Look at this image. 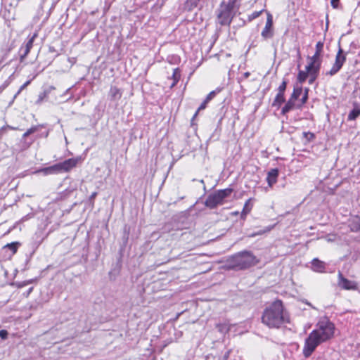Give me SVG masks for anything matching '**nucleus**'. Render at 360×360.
Instances as JSON below:
<instances>
[{
  "label": "nucleus",
  "mask_w": 360,
  "mask_h": 360,
  "mask_svg": "<svg viewBox=\"0 0 360 360\" xmlns=\"http://www.w3.org/2000/svg\"><path fill=\"white\" fill-rule=\"evenodd\" d=\"M335 329L334 323L327 316L321 317L316 324V328L305 340L303 355L306 358L309 357L319 345L333 338Z\"/></svg>",
  "instance_id": "nucleus-1"
},
{
  "label": "nucleus",
  "mask_w": 360,
  "mask_h": 360,
  "mask_svg": "<svg viewBox=\"0 0 360 360\" xmlns=\"http://www.w3.org/2000/svg\"><path fill=\"white\" fill-rule=\"evenodd\" d=\"M262 322L269 328H279L289 322V316L284 311L281 300H277L266 307L262 316Z\"/></svg>",
  "instance_id": "nucleus-2"
},
{
  "label": "nucleus",
  "mask_w": 360,
  "mask_h": 360,
  "mask_svg": "<svg viewBox=\"0 0 360 360\" xmlns=\"http://www.w3.org/2000/svg\"><path fill=\"white\" fill-rule=\"evenodd\" d=\"M259 262L251 251L244 250L231 256L226 261V266L229 269L240 271L255 266Z\"/></svg>",
  "instance_id": "nucleus-3"
},
{
  "label": "nucleus",
  "mask_w": 360,
  "mask_h": 360,
  "mask_svg": "<svg viewBox=\"0 0 360 360\" xmlns=\"http://www.w3.org/2000/svg\"><path fill=\"white\" fill-rule=\"evenodd\" d=\"M238 10V6L236 5V0H233L227 4L222 2L218 9L217 19L219 23L221 25H230Z\"/></svg>",
  "instance_id": "nucleus-4"
},
{
  "label": "nucleus",
  "mask_w": 360,
  "mask_h": 360,
  "mask_svg": "<svg viewBox=\"0 0 360 360\" xmlns=\"http://www.w3.org/2000/svg\"><path fill=\"white\" fill-rule=\"evenodd\" d=\"M232 192L233 189L231 188L217 190L208 195L204 204L210 209H215L219 205H223L224 199L229 197Z\"/></svg>",
  "instance_id": "nucleus-5"
},
{
  "label": "nucleus",
  "mask_w": 360,
  "mask_h": 360,
  "mask_svg": "<svg viewBox=\"0 0 360 360\" xmlns=\"http://www.w3.org/2000/svg\"><path fill=\"white\" fill-rule=\"evenodd\" d=\"M78 162L77 158H70L62 162H59L56 164V167L58 173L63 172H69L72 168L76 167Z\"/></svg>",
  "instance_id": "nucleus-6"
},
{
  "label": "nucleus",
  "mask_w": 360,
  "mask_h": 360,
  "mask_svg": "<svg viewBox=\"0 0 360 360\" xmlns=\"http://www.w3.org/2000/svg\"><path fill=\"white\" fill-rule=\"evenodd\" d=\"M261 35L264 39H271L274 36L273 18L271 14L269 13H267L266 25L262 31Z\"/></svg>",
  "instance_id": "nucleus-7"
},
{
  "label": "nucleus",
  "mask_w": 360,
  "mask_h": 360,
  "mask_svg": "<svg viewBox=\"0 0 360 360\" xmlns=\"http://www.w3.org/2000/svg\"><path fill=\"white\" fill-rule=\"evenodd\" d=\"M338 285L340 288L345 290H356L357 284L353 281L345 278L341 272L338 274Z\"/></svg>",
  "instance_id": "nucleus-8"
},
{
  "label": "nucleus",
  "mask_w": 360,
  "mask_h": 360,
  "mask_svg": "<svg viewBox=\"0 0 360 360\" xmlns=\"http://www.w3.org/2000/svg\"><path fill=\"white\" fill-rule=\"evenodd\" d=\"M278 169L277 168L271 169L267 173L266 181L268 185L270 187H272L274 184H275L277 181V178L278 176Z\"/></svg>",
  "instance_id": "nucleus-9"
},
{
  "label": "nucleus",
  "mask_w": 360,
  "mask_h": 360,
  "mask_svg": "<svg viewBox=\"0 0 360 360\" xmlns=\"http://www.w3.org/2000/svg\"><path fill=\"white\" fill-rule=\"evenodd\" d=\"M360 115V104L357 102H354L352 104V109L350 110L348 116V121L355 120Z\"/></svg>",
  "instance_id": "nucleus-10"
},
{
  "label": "nucleus",
  "mask_w": 360,
  "mask_h": 360,
  "mask_svg": "<svg viewBox=\"0 0 360 360\" xmlns=\"http://www.w3.org/2000/svg\"><path fill=\"white\" fill-rule=\"evenodd\" d=\"M122 92L121 89L117 88V86H111L108 93V96L111 101H117L120 100L122 97Z\"/></svg>",
  "instance_id": "nucleus-11"
},
{
  "label": "nucleus",
  "mask_w": 360,
  "mask_h": 360,
  "mask_svg": "<svg viewBox=\"0 0 360 360\" xmlns=\"http://www.w3.org/2000/svg\"><path fill=\"white\" fill-rule=\"evenodd\" d=\"M37 34H34V35L27 41V42L25 44V46L23 48L24 52L20 56V60L22 61V60L27 56V55L30 53V49H32L33 46V42L37 37Z\"/></svg>",
  "instance_id": "nucleus-12"
},
{
  "label": "nucleus",
  "mask_w": 360,
  "mask_h": 360,
  "mask_svg": "<svg viewBox=\"0 0 360 360\" xmlns=\"http://www.w3.org/2000/svg\"><path fill=\"white\" fill-rule=\"evenodd\" d=\"M312 269L319 272H323L325 269V263L316 258L311 262Z\"/></svg>",
  "instance_id": "nucleus-13"
},
{
  "label": "nucleus",
  "mask_w": 360,
  "mask_h": 360,
  "mask_svg": "<svg viewBox=\"0 0 360 360\" xmlns=\"http://www.w3.org/2000/svg\"><path fill=\"white\" fill-rule=\"evenodd\" d=\"M295 101L292 99L291 98H289V100L287 101V103L285 104V105L283 107L281 110V113L283 115H285L289 111L292 110L295 107Z\"/></svg>",
  "instance_id": "nucleus-14"
},
{
  "label": "nucleus",
  "mask_w": 360,
  "mask_h": 360,
  "mask_svg": "<svg viewBox=\"0 0 360 360\" xmlns=\"http://www.w3.org/2000/svg\"><path fill=\"white\" fill-rule=\"evenodd\" d=\"M284 102V93L278 92L274 98V101L272 103V106L279 108Z\"/></svg>",
  "instance_id": "nucleus-15"
},
{
  "label": "nucleus",
  "mask_w": 360,
  "mask_h": 360,
  "mask_svg": "<svg viewBox=\"0 0 360 360\" xmlns=\"http://www.w3.org/2000/svg\"><path fill=\"white\" fill-rule=\"evenodd\" d=\"M40 172L43 173L44 175H49V174H58L57 172L56 165L50 166V167H45V168H43V169H39V170L35 172V173H40Z\"/></svg>",
  "instance_id": "nucleus-16"
},
{
  "label": "nucleus",
  "mask_w": 360,
  "mask_h": 360,
  "mask_svg": "<svg viewBox=\"0 0 360 360\" xmlns=\"http://www.w3.org/2000/svg\"><path fill=\"white\" fill-rule=\"evenodd\" d=\"M342 49L341 48L339 49L338 53L335 56V61L334 63L338 64L342 67L344 63L346 60V56L342 54Z\"/></svg>",
  "instance_id": "nucleus-17"
},
{
  "label": "nucleus",
  "mask_w": 360,
  "mask_h": 360,
  "mask_svg": "<svg viewBox=\"0 0 360 360\" xmlns=\"http://www.w3.org/2000/svg\"><path fill=\"white\" fill-rule=\"evenodd\" d=\"M323 48V42L318 41L316 44V51L314 56L310 57L312 59L318 60L320 59V56Z\"/></svg>",
  "instance_id": "nucleus-18"
},
{
  "label": "nucleus",
  "mask_w": 360,
  "mask_h": 360,
  "mask_svg": "<svg viewBox=\"0 0 360 360\" xmlns=\"http://www.w3.org/2000/svg\"><path fill=\"white\" fill-rule=\"evenodd\" d=\"M180 78H181L180 70L179 68L174 69L173 74H172L173 83L172 84V86H175L177 84V82L179 81Z\"/></svg>",
  "instance_id": "nucleus-19"
},
{
  "label": "nucleus",
  "mask_w": 360,
  "mask_h": 360,
  "mask_svg": "<svg viewBox=\"0 0 360 360\" xmlns=\"http://www.w3.org/2000/svg\"><path fill=\"white\" fill-rule=\"evenodd\" d=\"M20 246V243L19 242H13L11 243H8L4 246V248H8L10 250L13 254H15L18 248Z\"/></svg>",
  "instance_id": "nucleus-20"
},
{
  "label": "nucleus",
  "mask_w": 360,
  "mask_h": 360,
  "mask_svg": "<svg viewBox=\"0 0 360 360\" xmlns=\"http://www.w3.org/2000/svg\"><path fill=\"white\" fill-rule=\"evenodd\" d=\"M342 68V67L338 64L334 63L331 69L326 72V75L333 76L339 72V70Z\"/></svg>",
  "instance_id": "nucleus-21"
},
{
  "label": "nucleus",
  "mask_w": 360,
  "mask_h": 360,
  "mask_svg": "<svg viewBox=\"0 0 360 360\" xmlns=\"http://www.w3.org/2000/svg\"><path fill=\"white\" fill-rule=\"evenodd\" d=\"M42 126L41 125H37V126H33L31 128H30L29 129H27L22 135V137L23 138H25L27 136H28L29 135L39 131V129Z\"/></svg>",
  "instance_id": "nucleus-22"
},
{
  "label": "nucleus",
  "mask_w": 360,
  "mask_h": 360,
  "mask_svg": "<svg viewBox=\"0 0 360 360\" xmlns=\"http://www.w3.org/2000/svg\"><path fill=\"white\" fill-rule=\"evenodd\" d=\"M308 77V72L307 70H300L297 75V80L300 83L305 82Z\"/></svg>",
  "instance_id": "nucleus-23"
},
{
  "label": "nucleus",
  "mask_w": 360,
  "mask_h": 360,
  "mask_svg": "<svg viewBox=\"0 0 360 360\" xmlns=\"http://www.w3.org/2000/svg\"><path fill=\"white\" fill-rule=\"evenodd\" d=\"M302 93V87H295L290 98L296 101Z\"/></svg>",
  "instance_id": "nucleus-24"
},
{
  "label": "nucleus",
  "mask_w": 360,
  "mask_h": 360,
  "mask_svg": "<svg viewBox=\"0 0 360 360\" xmlns=\"http://www.w3.org/2000/svg\"><path fill=\"white\" fill-rule=\"evenodd\" d=\"M251 199H248L243 207V215H247L252 210V205L250 204Z\"/></svg>",
  "instance_id": "nucleus-25"
},
{
  "label": "nucleus",
  "mask_w": 360,
  "mask_h": 360,
  "mask_svg": "<svg viewBox=\"0 0 360 360\" xmlns=\"http://www.w3.org/2000/svg\"><path fill=\"white\" fill-rule=\"evenodd\" d=\"M310 62L306 66L305 70L308 72H313L314 70V65H315V60L309 58Z\"/></svg>",
  "instance_id": "nucleus-26"
},
{
  "label": "nucleus",
  "mask_w": 360,
  "mask_h": 360,
  "mask_svg": "<svg viewBox=\"0 0 360 360\" xmlns=\"http://www.w3.org/2000/svg\"><path fill=\"white\" fill-rule=\"evenodd\" d=\"M308 92H309V89L306 88L304 89V95H303V96H302V98L301 99L302 103L297 106V108H300L303 104H304L307 101V99H308Z\"/></svg>",
  "instance_id": "nucleus-27"
},
{
  "label": "nucleus",
  "mask_w": 360,
  "mask_h": 360,
  "mask_svg": "<svg viewBox=\"0 0 360 360\" xmlns=\"http://www.w3.org/2000/svg\"><path fill=\"white\" fill-rule=\"evenodd\" d=\"M55 89L53 86H49L47 89H46L42 94L39 96V101H42V99L47 96L48 94L51 92V90Z\"/></svg>",
  "instance_id": "nucleus-28"
},
{
  "label": "nucleus",
  "mask_w": 360,
  "mask_h": 360,
  "mask_svg": "<svg viewBox=\"0 0 360 360\" xmlns=\"http://www.w3.org/2000/svg\"><path fill=\"white\" fill-rule=\"evenodd\" d=\"M319 73L315 72H308V76H309V83L310 84H313L314 81L316 79Z\"/></svg>",
  "instance_id": "nucleus-29"
},
{
  "label": "nucleus",
  "mask_w": 360,
  "mask_h": 360,
  "mask_svg": "<svg viewBox=\"0 0 360 360\" xmlns=\"http://www.w3.org/2000/svg\"><path fill=\"white\" fill-rule=\"evenodd\" d=\"M271 227H267L265 229H263V230H259V231L257 232H254L252 233H251L250 235V237H255L257 236H259V235H262L263 233H265L266 232H269L270 230H271Z\"/></svg>",
  "instance_id": "nucleus-30"
},
{
  "label": "nucleus",
  "mask_w": 360,
  "mask_h": 360,
  "mask_svg": "<svg viewBox=\"0 0 360 360\" xmlns=\"http://www.w3.org/2000/svg\"><path fill=\"white\" fill-rule=\"evenodd\" d=\"M200 1V0H187L186 4L189 7V9H191L194 7H196Z\"/></svg>",
  "instance_id": "nucleus-31"
},
{
  "label": "nucleus",
  "mask_w": 360,
  "mask_h": 360,
  "mask_svg": "<svg viewBox=\"0 0 360 360\" xmlns=\"http://www.w3.org/2000/svg\"><path fill=\"white\" fill-rule=\"evenodd\" d=\"M218 92H219V90H214V91L210 92L205 98L206 101L210 102L216 96V94Z\"/></svg>",
  "instance_id": "nucleus-32"
},
{
  "label": "nucleus",
  "mask_w": 360,
  "mask_h": 360,
  "mask_svg": "<svg viewBox=\"0 0 360 360\" xmlns=\"http://www.w3.org/2000/svg\"><path fill=\"white\" fill-rule=\"evenodd\" d=\"M263 12V10H261L259 11H255L253 12L250 15H249L248 19L250 21L258 18L261 13Z\"/></svg>",
  "instance_id": "nucleus-33"
},
{
  "label": "nucleus",
  "mask_w": 360,
  "mask_h": 360,
  "mask_svg": "<svg viewBox=\"0 0 360 360\" xmlns=\"http://www.w3.org/2000/svg\"><path fill=\"white\" fill-rule=\"evenodd\" d=\"M287 86V82L283 80L278 88V92L284 93Z\"/></svg>",
  "instance_id": "nucleus-34"
},
{
  "label": "nucleus",
  "mask_w": 360,
  "mask_h": 360,
  "mask_svg": "<svg viewBox=\"0 0 360 360\" xmlns=\"http://www.w3.org/2000/svg\"><path fill=\"white\" fill-rule=\"evenodd\" d=\"M209 102L208 101H206V100L205 99V101L201 103V105L199 106L198 110L195 112V115H193V119H194L197 115H198V112L201 110H203L206 108V105Z\"/></svg>",
  "instance_id": "nucleus-35"
},
{
  "label": "nucleus",
  "mask_w": 360,
  "mask_h": 360,
  "mask_svg": "<svg viewBox=\"0 0 360 360\" xmlns=\"http://www.w3.org/2000/svg\"><path fill=\"white\" fill-rule=\"evenodd\" d=\"M321 59L315 60L314 70V72L319 73V70L321 68Z\"/></svg>",
  "instance_id": "nucleus-36"
},
{
  "label": "nucleus",
  "mask_w": 360,
  "mask_h": 360,
  "mask_svg": "<svg viewBox=\"0 0 360 360\" xmlns=\"http://www.w3.org/2000/svg\"><path fill=\"white\" fill-rule=\"evenodd\" d=\"M352 230L354 231H357L360 230V217L357 219V221L354 224V226L352 227Z\"/></svg>",
  "instance_id": "nucleus-37"
},
{
  "label": "nucleus",
  "mask_w": 360,
  "mask_h": 360,
  "mask_svg": "<svg viewBox=\"0 0 360 360\" xmlns=\"http://www.w3.org/2000/svg\"><path fill=\"white\" fill-rule=\"evenodd\" d=\"M8 331L6 330H0V338L5 340L8 338Z\"/></svg>",
  "instance_id": "nucleus-38"
},
{
  "label": "nucleus",
  "mask_w": 360,
  "mask_h": 360,
  "mask_svg": "<svg viewBox=\"0 0 360 360\" xmlns=\"http://www.w3.org/2000/svg\"><path fill=\"white\" fill-rule=\"evenodd\" d=\"M30 83V81H27L24 84H22V85L20 86V89L18 90V91L17 92V94L15 95V97H16V96H17L18 94H19L20 93V91H21L23 89H25V87H26V86H27Z\"/></svg>",
  "instance_id": "nucleus-39"
},
{
  "label": "nucleus",
  "mask_w": 360,
  "mask_h": 360,
  "mask_svg": "<svg viewBox=\"0 0 360 360\" xmlns=\"http://www.w3.org/2000/svg\"><path fill=\"white\" fill-rule=\"evenodd\" d=\"M340 0H331L330 4L333 8H338Z\"/></svg>",
  "instance_id": "nucleus-40"
},
{
  "label": "nucleus",
  "mask_w": 360,
  "mask_h": 360,
  "mask_svg": "<svg viewBox=\"0 0 360 360\" xmlns=\"http://www.w3.org/2000/svg\"><path fill=\"white\" fill-rule=\"evenodd\" d=\"M96 195H97V192L92 193L91 195H90V197H89V200L90 201H94V200L95 199Z\"/></svg>",
  "instance_id": "nucleus-41"
},
{
  "label": "nucleus",
  "mask_w": 360,
  "mask_h": 360,
  "mask_svg": "<svg viewBox=\"0 0 360 360\" xmlns=\"http://www.w3.org/2000/svg\"><path fill=\"white\" fill-rule=\"evenodd\" d=\"M303 135L304 137L307 138V136L309 135L311 136V138H314V134H312V133H310V132H304L303 133Z\"/></svg>",
  "instance_id": "nucleus-42"
},
{
  "label": "nucleus",
  "mask_w": 360,
  "mask_h": 360,
  "mask_svg": "<svg viewBox=\"0 0 360 360\" xmlns=\"http://www.w3.org/2000/svg\"><path fill=\"white\" fill-rule=\"evenodd\" d=\"M250 72H245V73L243 74V77H244L245 79H247V78H248V77L250 76Z\"/></svg>",
  "instance_id": "nucleus-43"
},
{
  "label": "nucleus",
  "mask_w": 360,
  "mask_h": 360,
  "mask_svg": "<svg viewBox=\"0 0 360 360\" xmlns=\"http://www.w3.org/2000/svg\"><path fill=\"white\" fill-rule=\"evenodd\" d=\"M246 215H243V212L241 213V218L244 219L245 218Z\"/></svg>",
  "instance_id": "nucleus-44"
},
{
  "label": "nucleus",
  "mask_w": 360,
  "mask_h": 360,
  "mask_svg": "<svg viewBox=\"0 0 360 360\" xmlns=\"http://www.w3.org/2000/svg\"><path fill=\"white\" fill-rule=\"evenodd\" d=\"M50 51H54V50H53V48L50 47Z\"/></svg>",
  "instance_id": "nucleus-45"
},
{
  "label": "nucleus",
  "mask_w": 360,
  "mask_h": 360,
  "mask_svg": "<svg viewBox=\"0 0 360 360\" xmlns=\"http://www.w3.org/2000/svg\"><path fill=\"white\" fill-rule=\"evenodd\" d=\"M200 182L204 184V181L202 179L200 181Z\"/></svg>",
  "instance_id": "nucleus-46"
}]
</instances>
